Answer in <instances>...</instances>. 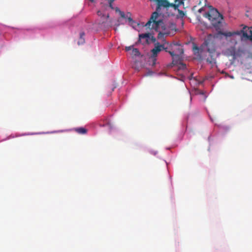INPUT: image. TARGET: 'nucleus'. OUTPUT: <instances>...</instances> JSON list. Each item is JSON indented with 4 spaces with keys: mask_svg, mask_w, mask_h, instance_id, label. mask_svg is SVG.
Returning a JSON list of instances; mask_svg holds the SVG:
<instances>
[{
    "mask_svg": "<svg viewBox=\"0 0 252 252\" xmlns=\"http://www.w3.org/2000/svg\"><path fill=\"white\" fill-rule=\"evenodd\" d=\"M132 46H127V47H126V48H125L126 50V51H128L130 50L131 49V48H132Z\"/></svg>",
    "mask_w": 252,
    "mask_h": 252,
    "instance_id": "nucleus-24",
    "label": "nucleus"
},
{
    "mask_svg": "<svg viewBox=\"0 0 252 252\" xmlns=\"http://www.w3.org/2000/svg\"><path fill=\"white\" fill-rule=\"evenodd\" d=\"M114 0H109V4L111 5V4L112 3Z\"/></svg>",
    "mask_w": 252,
    "mask_h": 252,
    "instance_id": "nucleus-27",
    "label": "nucleus"
},
{
    "mask_svg": "<svg viewBox=\"0 0 252 252\" xmlns=\"http://www.w3.org/2000/svg\"><path fill=\"white\" fill-rule=\"evenodd\" d=\"M226 52L228 54V55L233 57H235V49L233 47H231L228 48Z\"/></svg>",
    "mask_w": 252,
    "mask_h": 252,
    "instance_id": "nucleus-14",
    "label": "nucleus"
},
{
    "mask_svg": "<svg viewBox=\"0 0 252 252\" xmlns=\"http://www.w3.org/2000/svg\"><path fill=\"white\" fill-rule=\"evenodd\" d=\"M176 43H170L169 42H165L164 44H162V49L164 50L166 52L169 53V51H173L174 47Z\"/></svg>",
    "mask_w": 252,
    "mask_h": 252,
    "instance_id": "nucleus-10",
    "label": "nucleus"
},
{
    "mask_svg": "<svg viewBox=\"0 0 252 252\" xmlns=\"http://www.w3.org/2000/svg\"><path fill=\"white\" fill-rule=\"evenodd\" d=\"M140 53L137 48H133L131 52V55L133 57L140 56Z\"/></svg>",
    "mask_w": 252,
    "mask_h": 252,
    "instance_id": "nucleus-15",
    "label": "nucleus"
},
{
    "mask_svg": "<svg viewBox=\"0 0 252 252\" xmlns=\"http://www.w3.org/2000/svg\"><path fill=\"white\" fill-rule=\"evenodd\" d=\"M157 6L156 8V11L158 13L160 12L161 7H163L167 9L170 7V3L167 0H158L157 1Z\"/></svg>",
    "mask_w": 252,
    "mask_h": 252,
    "instance_id": "nucleus-7",
    "label": "nucleus"
},
{
    "mask_svg": "<svg viewBox=\"0 0 252 252\" xmlns=\"http://www.w3.org/2000/svg\"><path fill=\"white\" fill-rule=\"evenodd\" d=\"M97 15L101 17L102 21V23H105L106 24V26L108 27H111L112 25V23L111 20L109 19V14H107L106 15L103 14L101 11H98Z\"/></svg>",
    "mask_w": 252,
    "mask_h": 252,
    "instance_id": "nucleus-6",
    "label": "nucleus"
},
{
    "mask_svg": "<svg viewBox=\"0 0 252 252\" xmlns=\"http://www.w3.org/2000/svg\"><path fill=\"white\" fill-rule=\"evenodd\" d=\"M217 49L216 39L215 37L209 34L205 39L200 47H198L195 44L193 43L192 50L194 54L198 57H201V54L203 51L208 52L211 57L216 52Z\"/></svg>",
    "mask_w": 252,
    "mask_h": 252,
    "instance_id": "nucleus-2",
    "label": "nucleus"
},
{
    "mask_svg": "<svg viewBox=\"0 0 252 252\" xmlns=\"http://www.w3.org/2000/svg\"><path fill=\"white\" fill-rule=\"evenodd\" d=\"M175 2H180V3H184L183 0H175Z\"/></svg>",
    "mask_w": 252,
    "mask_h": 252,
    "instance_id": "nucleus-25",
    "label": "nucleus"
},
{
    "mask_svg": "<svg viewBox=\"0 0 252 252\" xmlns=\"http://www.w3.org/2000/svg\"><path fill=\"white\" fill-rule=\"evenodd\" d=\"M149 37H150L149 33H142V34H139V39L149 38Z\"/></svg>",
    "mask_w": 252,
    "mask_h": 252,
    "instance_id": "nucleus-19",
    "label": "nucleus"
},
{
    "mask_svg": "<svg viewBox=\"0 0 252 252\" xmlns=\"http://www.w3.org/2000/svg\"><path fill=\"white\" fill-rule=\"evenodd\" d=\"M178 11L179 12V16L180 17L183 18L185 16V13L184 12V11L179 9H178Z\"/></svg>",
    "mask_w": 252,
    "mask_h": 252,
    "instance_id": "nucleus-20",
    "label": "nucleus"
},
{
    "mask_svg": "<svg viewBox=\"0 0 252 252\" xmlns=\"http://www.w3.org/2000/svg\"><path fill=\"white\" fill-rule=\"evenodd\" d=\"M90 1H91L92 2H94L95 1V0H89Z\"/></svg>",
    "mask_w": 252,
    "mask_h": 252,
    "instance_id": "nucleus-30",
    "label": "nucleus"
},
{
    "mask_svg": "<svg viewBox=\"0 0 252 252\" xmlns=\"http://www.w3.org/2000/svg\"><path fill=\"white\" fill-rule=\"evenodd\" d=\"M207 62H209L210 63H212V61H210L209 59L207 60Z\"/></svg>",
    "mask_w": 252,
    "mask_h": 252,
    "instance_id": "nucleus-28",
    "label": "nucleus"
},
{
    "mask_svg": "<svg viewBox=\"0 0 252 252\" xmlns=\"http://www.w3.org/2000/svg\"><path fill=\"white\" fill-rule=\"evenodd\" d=\"M204 11V8L203 7H201V8H200L198 10V12L199 13H201L202 11Z\"/></svg>",
    "mask_w": 252,
    "mask_h": 252,
    "instance_id": "nucleus-26",
    "label": "nucleus"
},
{
    "mask_svg": "<svg viewBox=\"0 0 252 252\" xmlns=\"http://www.w3.org/2000/svg\"><path fill=\"white\" fill-rule=\"evenodd\" d=\"M196 7V6H193V7L192 8V10H195Z\"/></svg>",
    "mask_w": 252,
    "mask_h": 252,
    "instance_id": "nucleus-29",
    "label": "nucleus"
},
{
    "mask_svg": "<svg viewBox=\"0 0 252 252\" xmlns=\"http://www.w3.org/2000/svg\"><path fill=\"white\" fill-rule=\"evenodd\" d=\"M204 17L208 18L211 22L212 24L216 28L219 27L223 19L218 11L216 9H212L208 12H206L203 15Z\"/></svg>",
    "mask_w": 252,
    "mask_h": 252,
    "instance_id": "nucleus-3",
    "label": "nucleus"
},
{
    "mask_svg": "<svg viewBox=\"0 0 252 252\" xmlns=\"http://www.w3.org/2000/svg\"><path fill=\"white\" fill-rule=\"evenodd\" d=\"M119 11L120 15L121 18H122L126 19V18H127V15H131V14L129 12H128V13H126V14H125V13L124 12L121 11L120 10H119Z\"/></svg>",
    "mask_w": 252,
    "mask_h": 252,
    "instance_id": "nucleus-17",
    "label": "nucleus"
},
{
    "mask_svg": "<svg viewBox=\"0 0 252 252\" xmlns=\"http://www.w3.org/2000/svg\"><path fill=\"white\" fill-rule=\"evenodd\" d=\"M201 2V0H200L199 4H200Z\"/></svg>",
    "mask_w": 252,
    "mask_h": 252,
    "instance_id": "nucleus-33",
    "label": "nucleus"
},
{
    "mask_svg": "<svg viewBox=\"0 0 252 252\" xmlns=\"http://www.w3.org/2000/svg\"><path fill=\"white\" fill-rule=\"evenodd\" d=\"M117 22H118V23L115 25L117 27H119L120 25L121 24H123V23H122L121 22L120 19H118Z\"/></svg>",
    "mask_w": 252,
    "mask_h": 252,
    "instance_id": "nucleus-23",
    "label": "nucleus"
},
{
    "mask_svg": "<svg viewBox=\"0 0 252 252\" xmlns=\"http://www.w3.org/2000/svg\"><path fill=\"white\" fill-rule=\"evenodd\" d=\"M162 46H163L159 44V43L155 44V48L151 50V52L152 53V57L155 58L157 57L158 54L163 50Z\"/></svg>",
    "mask_w": 252,
    "mask_h": 252,
    "instance_id": "nucleus-9",
    "label": "nucleus"
},
{
    "mask_svg": "<svg viewBox=\"0 0 252 252\" xmlns=\"http://www.w3.org/2000/svg\"><path fill=\"white\" fill-rule=\"evenodd\" d=\"M119 11L120 15L121 18H122L126 19V18H127V15H131V14L129 12H128V13H126V14H125V13L124 12L121 11L120 10H119Z\"/></svg>",
    "mask_w": 252,
    "mask_h": 252,
    "instance_id": "nucleus-16",
    "label": "nucleus"
},
{
    "mask_svg": "<svg viewBox=\"0 0 252 252\" xmlns=\"http://www.w3.org/2000/svg\"><path fill=\"white\" fill-rule=\"evenodd\" d=\"M75 131L79 134H85L87 132V129L84 127H78L75 128Z\"/></svg>",
    "mask_w": 252,
    "mask_h": 252,
    "instance_id": "nucleus-13",
    "label": "nucleus"
},
{
    "mask_svg": "<svg viewBox=\"0 0 252 252\" xmlns=\"http://www.w3.org/2000/svg\"><path fill=\"white\" fill-rule=\"evenodd\" d=\"M169 53L170 55H173L175 54H183L184 50L182 46L177 44H175L173 48V50L169 51Z\"/></svg>",
    "mask_w": 252,
    "mask_h": 252,
    "instance_id": "nucleus-8",
    "label": "nucleus"
},
{
    "mask_svg": "<svg viewBox=\"0 0 252 252\" xmlns=\"http://www.w3.org/2000/svg\"><path fill=\"white\" fill-rule=\"evenodd\" d=\"M250 35H249L248 38H247V39H250L252 41V31H250Z\"/></svg>",
    "mask_w": 252,
    "mask_h": 252,
    "instance_id": "nucleus-22",
    "label": "nucleus"
},
{
    "mask_svg": "<svg viewBox=\"0 0 252 252\" xmlns=\"http://www.w3.org/2000/svg\"><path fill=\"white\" fill-rule=\"evenodd\" d=\"M159 16L157 12H154L152 13L150 19L146 24L145 26L149 29L155 30L157 32L160 33V28L163 34L169 35L171 32H176L177 31L176 25L172 22H168L164 24L162 20H157Z\"/></svg>",
    "mask_w": 252,
    "mask_h": 252,
    "instance_id": "nucleus-1",
    "label": "nucleus"
},
{
    "mask_svg": "<svg viewBox=\"0 0 252 252\" xmlns=\"http://www.w3.org/2000/svg\"><path fill=\"white\" fill-rule=\"evenodd\" d=\"M177 4L170 3V7H173L175 10L178 9V7L183 3H180V2H177Z\"/></svg>",
    "mask_w": 252,
    "mask_h": 252,
    "instance_id": "nucleus-18",
    "label": "nucleus"
},
{
    "mask_svg": "<svg viewBox=\"0 0 252 252\" xmlns=\"http://www.w3.org/2000/svg\"><path fill=\"white\" fill-rule=\"evenodd\" d=\"M241 27H243L242 29L240 31H237V32L239 33L238 34V35H241V40H243L244 38L247 39L248 38L249 35L250 34V31H252V27H248L247 26L241 25Z\"/></svg>",
    "mask_w": 252,
    "mask_h": 252,
    "instance_id": "nucleus-4",
    "label": "nucleus"
},
{
    "mask_svg": "<svg viewBox=\"0 0 252 252\" xmlns=\"http://www.w3.org/2000/svg\"><path fill=\"white\" fill-rule=\"evenodd\" d=\"M182 55L183 54H175L171 56L172 57V63L174 65L179 64L180 65V66L179 67L180 68L184 69L186 68V65L185 64L181 62L182 59Z\"/></svg>",
    "mask_w": 252,
    "mask_h": 252,
    "instance_id": "nucleus-5",
    "label": "nucleus"
},
{
    "mask_svg": "<svg viewBox=\"0 0 252 252\" xmlns=\"http://www.w3.org/2000/svg\"><path fill=\"white\" fill-rule=\"evenodd\" d=\"M85 35V34L84 32H81L80 33V36H79V40L78 41V44L79 45L83 44L85 43V38H84Z\"/></svg>",
    "mask_w": 252,
    "mask_h": 252,
    "instance_id": "nucleus-12",
    "label": "nucleus"
},
{
    "mask_svg": "<svg viewBox=\"0 0 252 252\" xmlns=\"http://www.w3.org/2000/svg\"><path fill=\"white\" fill-rule=\"evenodd\" d=\"M114 88H115V87H114V88L112 89V91H114Z\"/></svg>",
    "mask_w": 252,
    "mask_h": 252,
    "instance_id": "nucleus-32",
    "label": "nucleus"
},
{
    "mask_svg": "<svg viewBox=\"0 0 252 252\" xmlns=\"http://www.w3.org/2000/svg\"><path fill=\"white\" fill-rule=\"evenodd\" d=\"M130 16L131 15H127V18H126V19H127V20L128 21V22L132 24L134 22L133 20H132V19L130 17Z\"/></svg>",
    "mask_w": 252,
    "mask_h": 252,
    "instance_id": "nucleus-21",
    "label": "nucleus"
},
{
    "mask_svg": "<svg viewBox=\"0 0 252 252\" xmlns=\"http://www.w3.org/2000/svg\"><path fill=\"white\" fill-rule=\"evenodd\" d=\"M220 34L226 36V37H230L234 35H238L239 33L237 32V31H234V32H219Z\"/></svg>",
    "mask_w": 252,
    "mask_h": 252,
    "instance_id": "nucleus-11",
    "label": "nucleus"
},
{
    "mask_svg": "<svg viewBox=\"0 0 252 252\" xmlns=\"http://www.w3.org/2000/svg\"><path fill=\"white\" fill-rule=\"evenodd\" d=\"M109 5H110V7L111 8H113L112 3L111 4V5H110V4H109Z\"/></svg>",
    "mask_w": 252,
    "mask_h": 252,
    "instance_id": "nucleus-31",
    "label": "nucleus"
}]
</instances>
